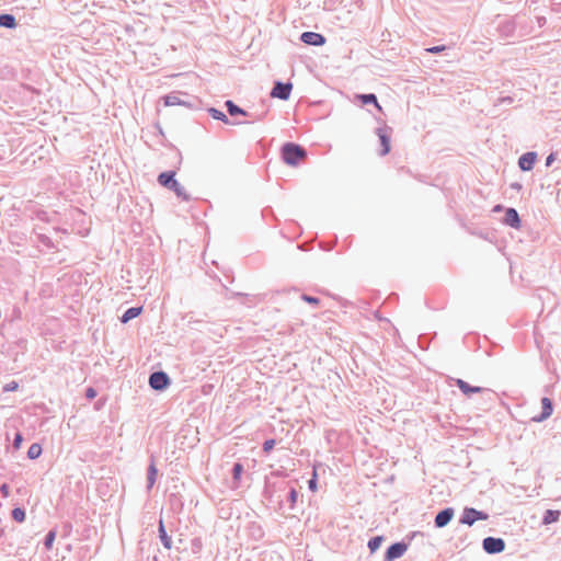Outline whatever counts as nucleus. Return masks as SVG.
<instances>
[{
	"mask_svg": "<svg viewBox=\"0 0 561 561\" xmlns=\"http://www.w3.org/2000/svg\"><path fill=\"white\" fill-rule=\"evenodd\" d=\"M307 154L306 148L296 142L288 141L280 147V158L290 167H297Z\"/></svg>",
	"mask_w": 561,
	"mask_h": 561,
	"instance_id": "obj_1",
	"label": "nucleus"
},
{
	"mask_svg": "<svg viewBox=\"0 0 561 561\" xmlns=\"http://www.w3.org/2000/svg\"><path fill=\"white\" fill-rule=\"evenodd\" d=\"M175 171H164L158 175V183L174 192V194L184 202L191 201V196L186 193L185 188L176 181Z\"/></svg>",
	"mask_w": 561,
	"mask_h": 561,
	"instance_id": "obj_2",
	"label": "nucleus"
},
{
	"mask_svg": "<svg viewBox=\"0 0 561 561\" xmlns=\"http://www.w3.org/2000/svg\"><path fill=\"white\" fill-rule=\"evenodd\" d=\"M417 534H420V533L413 531L405 537L408 539V541L401 540V541H397V542L390 545L385 552L383 561H394V560L401 558L408 551L411 540Z\"/></svg>",
	"mask_w": 561,
	"mask_h": 561,
	"instance_id": "obj_3",
	"label": "nucleus"
},
{
	"mask_svg": "<svg viewBox=\"0 0 561 561\" xmlns=\"http://www.w3.org/2000/svg\"><path fill=\"white\" fill-rule=\"evenodd\" d=\"M148 383L156 391H164L171 383L169 375L163 370H157L150 374Z\"/></svg>",
	"mask_w": 561,
	"mask_h": 561,
	"instance_id": "obj_4",
	"label": "nucleus"
},
{
	"mask_svg": "<svg viewBox=\"0 0 561 561\" xmlns=\"http://www.w3.org/2000/svg\"><path fill=\"white\" fill-rule=\"evenodd\" d=\"M489 514L474 507H465L459 519L462 525L472 526L478 520H486Z\"/></svg>",
	"mask_w": 561,
	"mask_h": 561,
	"instance_id": "obj_5",
	"label": "nucleus"
},
{
	"mask_svg": "<svg viewBox=\"0 0 561 561\" xmlns=\"http://www.w3.org/2000/svg\"><path fill=\"white\" fill-rule=\"evenodd\" d=\"M376 135L379 138L380 141V150L379 156L385 157L387 156L391 150V135H392V128L390 126H382L378 127L376 129Z\"/></svg>",
	"mask_w": 561,
	"mask_h": 561,
	"instance_id": "obj_6",
	"label": "nucleus"
},
{
	"mask_svg": "<svg viewBox=\"0 0 561 561\" xmlns=\"http://www.w3.org/2000/svg\"><path fill=\"white\" fill-rule=\"evenodd\" d=\"M506 543L503 538L500 537H485L482 540V549L488 554H497L505 550Z\"/></svg>",
	"mask_w": 561,
	"mask_h": 561,
	"instance_id": "obj_7",
	"label": "nucleus"
},
{
	"mask_svg": "<svg viewBox=\"0 0 561 561\" xmlns=\"http://www.w3.org/2000/svg\"><path fill=\"white\" fill-rule=\"evenodd\" d=\"M164 105L167 106H173V105H182L190 108H197L201 104V100L197 98H193L191 101H185L180 98L176 93H170L163 98Z\"/></svg>",
	"mask_w": 561,
	"mask_h": 561,
	"instance_id": "obj_8",
	"label": "nucleus"
},
{
	"mask_svg": "<svg viewBox=\"0 0 561 561\" xmlns=\"http://www.w3.org/2000/svg\"><path fill=\"white\" fill-rule=\"evenodd\" d=\"M291 90H293L291 82L275 81L270 95L272 98L286 101L289 99Z\"/></svg>",
	"mask_w": 561,
	"mask_h": 561,
	"instance_id": "obj_9",
	"label": "nucleus"
},
{
	"mask_svg": "<svg viewBox=\"0 0 561 561\" xmlns=\"http://www.w3.org/2000/svg\"><path fill=\"white\" fill-rule=\"evenodd\" d=\"M300 41L309 46H323L327 42V38L321 33L307 31L301 33Z\"/></svg>",
	"mask_w": 561,
	"mask_h": 561,
	"instance_id": "obj_10",
	"label": "nucleus"
},
{
	"mask_svg": "<svg viewBox=\"0 0 561 561\" xmlns=\"http://www.w3.org/2000/svg\"><path fill=\"white\" fill-rule=\"evenodd\" d=\"M455 515V510L453 507H445L439 511L434 519V525L436 528H444L447 526Z\"/></svg>",
	"mask_w": 561,
	"mask_h": 561,
	"instance_id": "obj_11",
	"label": "nucleus"
},
{
	"mask_svg": "<svg viewBox=\"0 0 561 561\" xmlns=\"http://www.w3.org/2000/svg\"><path fill=\"white\" fill-rule=\"evenodd\" d=\"M553 412V402L548 397L541 399V412L539 415L534 416L531 420L537 423L546 421Z\"/></svg>",
	"mask_w": 561,
	"mask_h": 561,
	"instance_id": "obj_12",
	"label": "nucleus"
},
{
	"mask_svg": "<svg viewBox=\"0 0 561 561\" xmlns=\"http://www.w3.org/2000/svg\"><path fill=\"white\" fill-rule=\"evenodd\" d=\"M537 152L527 151L523 153L518 159V167L522 171H531L537 161Z\"/></svg>",
	"mask_w": 561,
	"mask_h": 561,
	"instance_id": "obj_13",
	"label": "nucleus"
},
{
	"mask_svg": "<svg viewBox=\"0 0 561 561\" xmlns=\"http://www.w3.org/2000/svg\"><path fill=\"white\" fill-rule=\"evenodd\" d=\"M503 222L506 226H508L511 228H514V229H519L520 226H522V219L519 217V214L513 207L506 208L505 215H504V218H503Z\"/></svg>",
	"mask_w": 561,
	"mask_h": 561,
	"instance_id": "obj_14",
	"label": "nucleus"
},
{
	"mask_svg": "<svg viewBox=\"0 0 561 561\" xmlns=\"http://www.w3.org/2000/svg\"><path fill=\"white\" fill-rule=\"evenodd\" d=\"M455 385L468 398L472 397L476 393H481L485 390V388H482V387L471 386L467 381H465L460 378L455 379Z\"/></svg>",
	"mask_w": 561,
	"mask_h": 561,
	"instance_id": "obj_15",
	"label": "nucleus"
},
{
	"mask_svg": "<svg viewBox=\"0 0 561 561\" xmlns=\"http://www.w3.org/2000/svg\"><path fill=\"white\" fill-rule=\"evenodd\" d=\"M356 99L363 104L368 105L373 104L379 112H382V107L378 102L377 95L375 93H363L357 94Z\"/></svg>",
	"mask_w": 561,
	"mask_h": 561,
	"instance_id": "obj_16",
	"label": "nucleus"
},
{
	"mask_svg": "<svg viewBox=\"0 0 561 561\" xmlns=\"http://www.w3.org/2000/svg\"><path fill=\"white\" fill-rule=\"evenodd\" d=\"M157 477H158V469L156 467L154 458L151 457V461L147 469V486L146 488L148 491H150L153 488Z\"/></svg>",
	"mask_w": 561,
	"mask_h": 561,
	"instance_id": "obj_17",
	"label": "nucleus"
},
{
	"mask_svg": "<svg viewBox=\"0 0 561 561\" xmlns=\"http://www.w3.org/2000/svg\"><path fill=\"white\" fill-rule=\"evenodd\" d=\"M158 534L163 547L168 550L172 548V538L168 535L163 519L160 518L158 523Z\"/></svg>",
	"mask_w": 561,
	"mask_h": 561,
	"instance_id": "obj_18",
	"label": "nucleus"
},
{
	"mask_svg": "<svg viewBox=\"0 0 561 561\" xmlns=\"http://www.w3.org/2000/svg\"><path fill=\"white\" fill-rule=\"evenodd\" d=\"M225 106L227 108V112L230 116H237V115H242V116H247V117H252V114H250L249 112H247L245 110H243L242 107H240L239 105H237L233 101L231 100H227L225 102Z\"/></svg>",
	"mask_w": 561,
	"mask_h": 561,
	"instance_id": "obj_19",
	"label": "nucleus"
},
{
	"mask_svg": "<svg viewBox=\"0 0 561 561\" xmlns=\"http://www.w3.org/2000/svg\"><path fill=\"white\" fill-rule=\"evenodd\" d=\"M244 472V467L241 462H234L231 469L232 483L234 488L240 485L242 473Z\"/></svg>",
	"mask_w": 561,
	"mask_h": 561,
	"instance_id": "obj_20",
	"label": "nucleus"
},
{
	"mask_svg": "<svg viewBox=\"0 0 561 561\" xmlns=\"http://www.w3.org/2000/svg\"><path fill=\"white\" fill-rule=\"evenodd\" d=\"M142 312V307H130L121 317L122 323H127L130 320L137 318Z\"/></svg>",
	"mask_w": 561,
	"mask_h": 561,
	"instance_id": "obj_21",
	"label": "nucleus"
},
{
	"mask_svg": "<svg viewBox=\"0 0 561 561\" xmlns=\"http://www.w3.org/2000/svg\"><path fill=\"white\" fill-rule=\"evenodd\" d=\"M16 25H18V22L13 14H10V13L0 14V27L15 28Z\"/></svg>",
	"mask_w": 561,
	"mask_h": 561,
	"instance_id": "obj_22",
	"label": "nucleus"
},
{
	"mask_svg": "<svg viewBox=\"0 0 561 561\" xmlns=\"http://www.w3.org/2000/svg\"><path fill=\"white\" fill-rule=\"evenodd\" d=\"M561 512L557 510H547L542 517L543 525H550L557 523L560 518Z\"/></svg>",
	"mask_w": 561,
	"mask_h": 561,
	"instance_id": "obj_23",
	"label": "nucleus"
},
{
	"mask_svg": "<svg viewBox=\"0 0 561 561\" xmlns=\"http://www.w3.org/2000/svg\"><path fill=\"white\" fill-rule=\"evenodd\" d=\"M208 114L214 118V119H217V121H220L225 124H233L229 118L228 116L220 110H217L215 107H209L207 110Z\"/></svg>",
	"mask_w": 561,
	"mask_h": 561,
	"instance_id": "obj_24",
	"label": "nucleus"
},
{
	"mask_svg": "<svg viewBox=\"0 0 561 561\" xmlns=\"http://www.w3.org/2000/svg\"><path fill=\"white\" fill-rule=\"evenodd\" d=\"M383 536H375L368 540L367 547L370 553H375L383 541Z\"/></svg>",
	"mask_w": 561,
	"mask_h": 561,
	"instance_id": "obj_25",
	"label": "nucleus"
},
{
	"mask_svg": "<svg viewBox=\"0 0 561 561\" xmlns=\"http://www.w3.org/2000/svg\"><path fill=\"white\" fill-rule=\"evenodd\" d=\"M42 446L38 443H33L27 450V457L28 459L35 460L42 455Z\"/></svg>",
	"mask_w": 561,
	"mask_h": 561,
	"instance_id": "obj_26",
	"label": "nucleus"
},
{
	"mask_svg": "<svg viewBox=\"0 0 561 561\" xmlns=\"http://www.w3.org/2000/svg\"><path fill=\"white\" fill-rule=\"evenodd\" d=\"M11 517L18 523H23L26 518L25 510L23 507H14L11 511Z\"/></svg>",
	"mask_w": 561,
	"mask_h": 561,
	"instance_id": "obj_27",
	"label": "nucleus"
},
{
	"mask_svg": "<svg viewBox=\"0 0 561 561\" xmlns=\"http://www.w3.org/2000/svg\"><path fill=\"white\" fill-rule=\"evenodd\" d=\"M286 500L289 503V507L293 510L298 500V492L294 485L289 486Z\"/></svg>",
	"mask_w": 561,
	"mask_h": 561,
	"instance_id": "obj_28",
	"label": "nucleus"
},
{
	"mask_svg": "<svg viewBox=\"0 0 561 561\" xmlns=\"http://www.w3.org/2000/svg\"><path fill=\"white\" fill-rule=\"evenodd\" d=\"M183 320H185L191 328H195V324L204 322L203 320L196 319L195 313L193 311L185 313L183 316Z\"/></svg>",
	"mask_w": 561,
	"mask_h": 561,
	"instance_id": "obj_29",
	"label": "nucleus"
},
{
	"mask_svg": "<svg viewBox=\"0 0 561 561\" xmlns=\"http://www.w3.org/2000/svg\"><path fill=\"white\" fill-rule=\"evenodd\" d=\"M514 30H515V25H514V23H513V22H511V21H506V22H504V23H502V24L500 25V31H501L504 35H506V36L512 35V34H513V32H514Z\"/></svg>",
	"mask_w": 561,
	"mask_h": 561,
	"instance_id": "obj_30",
	"label": "nucleus"
},
{
	"mask_svg": "<svg viewBox=\"0 0 561 561\" xmlns=\"http://www.w3.org/2000/svg\"><path fill=\"white\" fill-rule=\"evenodd\" d=\"M55 538H56V531L55 530H49L45 538H44V546L46 549H51L53 547V543L55 541Z\"/></svg>",
	"mask_w": 561,
	"mask_h": 561,
	"instance_id": "obj_31",
	"label": "nucleus"
},
{
	"mask_svg": "<svg viewBox=\"0 0 561 561\" xmlns=\"http://www.w3.org/2000/svg\"><path fill=\"white\" fill-rule=\"evenodd\" d=\"M308 488L312 492H316L318 489V473L316 468H313L312 477L308 481Z\"/></svg>",
	"mask_w": 561,
	"mask_h": 561,
	"instance_id": "obj_32",
	"label": "nucleus"
},
{
	"mask_svg": "<svg viewBox=\"0 0 561 561\" xmlns=\"http://www.w3.org/2000/svg\"><path fill=\"white\" fill-rule=\"evenodd\" d=\"M37 239L46 248H48V249H54L55 248V244H54L53 240L48 236H46V234H38Z\"/></svg>",
	"mask_w": 561,
	"mask_h": 561,
	"instance_id": "obj_33",
	"label": "nucleus"
},
{
	"mask_svg": "<svg viewBox=\"0 0 561 561\" xmlns=\"http://www.w3.org/2000/svg\"><path fill=\"white\" fill-rule=\"evenodd\" d=\"M301 299L309 304V305H312V306H318L320 304V299L316 296H311V295H308V294H302L301 295Z\"/></svg>",
	"mask_w": 561,
	"mask_h": 561,
	"instance_id": "obj_34",
	"label": "nucleus"
},
{
	"mask_svg": "<svg viewBox=\"0 0 561 561\" xmlns=\"http://www.w3.org/2000/svg\"><path fill=\"white\" fill-rule=\"evenodd\" d=\"M275 445H276V439H274V438L266 439L263 443V451L265 454L271 453L273 450V448L275 447Z\"/></svg>",
	"mask_w": 561,
	"mask_h": 561,
	"instance_id": "obj_35",
	"label": "nucleus"
},
{
	"mask_svg": "<svg viewBox=\"0 0 561 561\" xmlns=\"http://www.w3.org/2000/svg\"><path fill=\"white\" fill-rule=\"evenodd\" d=\"M23 442V435L21 432H16L13 438L12 447L14 450L20 449Z\"/></svg>",
	"mask_w": 561,
	"mask_h": 561,
	"instance_id": "obj_36",
	"label": "nucleus"
},
{
	"mask_svg": "<svg viewBox=\"0 0 561 561\" xmlns=\"http://www.w3.org/2000/svg\"><path fill=\"white\" fill-rule=\"evenodd\" d=\"M18 389H19V383H18V381L12 380V381H10V382H8V383H5V385L3 386L2 391H3V392H11V391H15V390H18Z\"/></svg>",
	"mask_w": 561,
	"mask_h": 561,
	"instance_id": "obj_37",
	"label": "nucleus"
},
{
	"mask_svg": "<svg viewBox=\"0 0 561 561\" xmlns=\"http://www.w3.org/2000/svg\"><path fill=\"white\" fill-rule=\"evenodd\" d=\"M445 49H446L445 45H438V46H432V47L426 48V51L430 54H433V55H437V54H440L442 51H444Z\"/></svg>",
	"mask_w": 561,
	"mask_h": 561,
	"instance_id": "obj_38",
	"label": "nucleus"
},
{
	"mask_svg": "<svg viewBox=\"0 0 561 561\" xmlns=\"http://www.w3.org/2000/svg\"><path fill=\"white\" fill-rule=\"evenodd\" d=\"M84 394H85V398L88 400H93L98 396V391L93 387H88L85 389V393Z\"/></svg>",
	"mask_w": 561,
	"mask_h": 561,
	"instance_id": "obj_39",
	"label": "nucleus"
},
{
	"mask_svg": "<svg viewBox=\"0 0 561 561\" xmlns=\"http://www.w3.org/2000/svg\"><path fill=\"white\" fill-rule=\"evenodd\" d=\"M557 152H551L547 158H546V167H550L552 165V163L557 160Z\"/></svg>",
	"mask_w": 561,
	"mask_h": 561,
	"instance_id": "obj_40",
	"label": "nucleus"
},
{
	"mask_svg": "<svg viewBox=\"0 0 561 561\" xmlns=\"http://www.w3.org/2000/svg\"><path fill=\"white\" fill-rule=\"evenodd\" d=\"M0 493L4 497H8L10 495V486H9V484H7V483L1 484L0 485Z\"/></svg>",
	"mask_w": 561,
	"mask_h": 561,
	"instance_id": "obj_41",
	"label": "nucleus"
},
{
	"mask_svg": "<svg viewBox=\"0 0 561 561\" xmlns=\"http://www.w3.org/2000/svg\"><path fill=\"white\" fill-rule=\"evenodd\" d=\"M202 548V541L201 539L198 538H195L192 540V549L194 552H196L197 550H199Z\"/></svg>",
	"mask_w": 561,
	"mask_h": 561,
	"instance_id": "obj_42",
	"label": "nucleus"
},
{
	"mask_svg": "<svg viewBox=\"0 0 561 561\" xmlns=\"http://www.w3.org/2000/svg\"><path fill=\"white\" fill-rule=\"evenodd\" d=\"M499 101H500L501 104H504V103L511 104V103H513V98L505 96V98L500 99Z\"/></svg>",
	"mask_w": 561,
	"mask_h": 561,
	"instance_id": "obj_43",
	"label": "nucleus"
},
{
	"mask_svg": "<svg viewBox=\"0 0 561 561\" xmlns=\"http://www.w3.org/2000/svg\"><path fill=\"white\" fill-rule=\"evenodd\" d=\"M105 400H98L94 404L95 410H100L104 405Z\"/></svg>",
	"mask_w": 561,
	"mask_h": 561,
	"instance_id": "obj_44",
	"label": "nucleus"
},
{
	"mask_svg": "<svg viewBox=\"0 0 561 561\" xmlns=\"http://www.w3.org/2000/svg\"><path fill=\"white\" fill-rule=\"evenodd\" d=\"M511 187L514 188V190H520L522 188V184L513 183V184H511Z\"/></svg>",
	"mask_w": 561,
	"mask_h": 561,
	"instance_id": "obj_45",
	"label": "nucleus"
},
{
	"mask_svg": "<svg viewBox=\"0 0 561 561\" xmlns=\"http://www.w3.org/2000/svg\"><path fill=\"white\" fill-rule=\"evenodd\" d=\"M501 209H502V206H501V205H496V206L494 207V211H499V210H501Z\"/></svg>",
	"mask_w": 561,
	"mask_h": 561,
	"instance_id": "obj_46",
	"label": "nucleus"
},
{
	"mask_svg": "<svg viewBox=\"0 0 561 561\" xmlns=\"http://www.w3.org/2000/svg\"><path fill=\"white\" fill-rule=\"evenodd\" d=\"M307 561H313L312 559H308Z\"/></svg>",
	"mask_w": 561,
	"mask_h": 561,
	"instance_id": "obj_47",
	"label": "nucleus"
}]
</instances>
